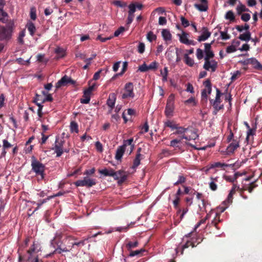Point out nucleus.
<instances>
[{
    "mask_svg": "<svg viewBox=\"0 0 262 262\" xmlns=\"http://www.w3.org/2000/svg\"><path fill=\"white\" fill-rule=\"evenodd\" d=\"M15 28L14 20L10 21L9 24L6 26L0 25V41L6 42L10 41L12 38Z\"/></svg>",
    "mask_w": 262,
    "mask_h": 262,
    "instance_id": "f257e3e1",
    "label": "nucleus"
},
{
    "mask_svg": "<svg viewBox=\"0 0 262 262\" xmlns=\"http://www.w3.org/2000/svg\"><path fill=\"white\" fill-rule=\"evenodd\" d=\"M31 166L32 171L36 173V175L40 176L39 179L43 180L45 177V165L34 158L31 163Z\"/></svg>",
    "mask_w": 262,
    "mask_h": 262,
    "instance_id": "f03ea898",
    "label": "nucleus"
},
{
    "mask_svg": "<svg viewBox=\"0 0 262 262\" xmlns=\"http://www.w3.org/2000/svg\"><path fill=\"white\" fill-rule=\"evenodd\" d=\"M56 237L54 238L53 239H52L51 242V245L53 247L55 248L54 245L56 244L57 245V248L55 249V250L53 251V253H50V254L47 255V257H48L49 256L52 255V254H54V253H58L59 254H60L62 252H69L72 249V246L71 245H68V246H66V245L64 244V245H58V243L56 242Z\"/></svg>",
    "mask_w": 262,
    "mask_h": 262,
    "instance_id": "7ed1b4c3",
    "label": "nucleus"
},
{
    "mask_svg": "<svg viewBox=\"0 0 262 262\" xmlns=\"http://www.w3.org/2000/svg\"><path fill=\"white\" fill-rule=\"evenodd\" d=\"M216 94L215 100H210V103L212 104V105L213 106V108L215 110V114H216L219 111L223 108V105L220 104L221 102V96L222 94L221 93L220 90L217 88H216Z\"/></svg>",
    "mask_w": 262,
    "mask_h": 262,
    "instance_id": "20e7f679",
    "label": "nucleus"
},
{
    "mask_svg": "<svg viewBox=\"0 0 262 262\" xmlns=\"http://www.w3.org/2000/svg\"><path fill=\"white\" fill-rule=\"evenodd\" d=\"M96 184V181L94 179H91L88 177H85L83 178L82 180H79L76 181L74 183V184L78 187V186H85L87 187H91Z\"/></svg>",
    "mask_w": 262,
    "mask_h": 262,
    "instance_id": "39448f33",
    "label": "nucleus"
},
{
    "mask_svg": "<svg viewBox=\"0 0 262 262\" xmlns=\"http://www.w3.org/2000/svg\"><path fill=\"white\" fill-rule=\"evenodd\" d=\"M174 96L172 94H171L167 99L165 114L168 117L172 116V113L174 110Z\"/></svg>",
    "mask_w": 262,
    "mask_h": 262,
    "instance_id": "423d86ee",
    "label": "nucleus"
},
{
    "mask_svg": "<svg viewBox=\"0 0 262 262\" xmlns=\"http://www.w3.org/2000/svg\"><path fill=\"white\" fill-rule=\"evenodd\" d=\"M112 177L115 179L118 180V183L119 184H122L127 179V174L126 172L123 170H118L115 171L113 170V176Z\"/></svg>",
    "mask_w": 262,
    "mask_h": 262,
    "instance_id": "0eeeda50",
    "label": "nucleus"
},
{
    "mask_svg": "<svg viewBox=\"0 0 262 262\" xmlns=\"http://www.w3.org/2000/svg\"><path fill=\"white\" fill-rule=\"evenodd\" d=\"M178 35L179 37V40L180 42L186 45L192 46H194L196 43V42H195L194 40L189 39V34L184 31H182L181 34H178Z\"/></svg>",
    "mask_w": 262,
    "mask_h": 262,
    "instance_id": "6e6552de",
    "label": "nucleus"
},
{
    "mask_svg": "<svg viewBox=\"0 0 262 262\" xmlns=\"http://www.w3.org/2000/svg\"><path fill=\"white\" fill-rule=\"evenodd\" d=\"M69 83L72 84H75V81L71 79V77H68L67 75H64L62 77L60 80H59L56 83L55 87L57 89L63 86H66Z\"/></svg>",
    "mask_w": 262,
    "mask_h": 262,
    "instance_id": "1a4fd4ad",
    "label": "nucleus"
},
{
    "mask_svg": "<svg viewBox=\"0 0 262 262\" xmlns=\"http://www.w3.org/2000/svg\"><path fill=\"white\" fill-rule=\"evenodd\" d=\"M134 86L132 82L127 83L125 86V92L123 94L122 98L126 99L128 97L133 98L134 94L133 93Z\"/></svg>",
    "mask_w": 262,
    "mask_h": 262,
    "instance_id": "9d476101",
    "label": "nucleus"
},
{
    "mask_svg": "<svg viewBox=\"0 0 262 262\" xmlns=\"http://www.w3.org/2000/svg\"><path fill=\"white\" fill-rule=\"evenodd\" d=\"M245 65L251 64L253 68L262 71V64L255 58H250L243 61Z\"/></svg>",
    "mask_w": 262,
    "mask_h": 262,
    "instance_id": "9b49d317",
    "label": "nucleus"
},
{
    "mask_svg": "<svg viewBox=\"0 0 262 262\" xmlns=\"http://www.w3.org/2000/svg\"><path fill=\"white\" fill-rule=\"evenodd\" d=\"M64 141L62 140H58V138L56 139L55 146L53 148L55 152L56 153V156L59 157L61 156L62 154L63 150V146Z\"/></svg>",
    "mask_w": 262,
    "mask_h": 262,
    "instance_id": "f8f14e48",
    "label": "nucleus"
},
{
    "mask_svg": "<svg viewBox=\"0 0 262 262\" xmlns=\"http://www.w3.org/2000/svg\"><path fill=\"white\" fill-rule=\"evenodd\" d=\"M203 68L206 70H211L212 72H214L217 68V63L214 60H210V59H205V63Z\"/></svg>",
    "mask_w": 262,
    "mask_h": 262,
    "instance_id": "ddd939ff",
    "label": "nucleus"
},
{
    "mask_svg": "<svg viewBox=\"0 0 262 262\" xmlns=\"http://www.w3.org/2000/svg\"><path fill=\"white\" fill-rule=\"evenodd\" d=\"M40 249L41 247L40 245L34 242L30 248L27 251L28 253L30 255L29 259H31L32 258L34 257V256H35L34 254L40 251Z\"/></svg>",
    "mask_w": 262,
    "mask_h": 262,
    "instance_id": "4468645a",
    "label": "nucleus"
},
{
    "mask_svg": "<svg viewBox=\"0 0 262 262\" xmlns=\"http://www.w3.org/2000/svg\"><path fill=\"white\" fill-rule=\"evenodd\" d=\"M213 41H212L211 43H204L205 46V50L204 52L205 53V57L204 58V59H210V58H212L214 57V54L212 52V51L211 50V45L213 43Z\"/></svg>",
    "mask_w": 262,
    "mask_h": 262,
    "instance_id": "2eb2a0df",
    "label": "nucleus"
},
{
    "mask_svg": "<svg viewBox=\"0 0 262 262\" xmlns=\"http://www.w3.org/2000/svg\"><path fill=\"white\" fill-rule=\"evenodd\" d=\"M12 20H14L10 19L9 14L3 9L0 8V22L9 24L10 21Z\"/></svg>",
    "mask_w": 262,
    "mask_h": 262,
    "instance_id": "dca6fc26",
    "label": "nucleus"
},
{
    "mask_svg": "<svg viewBox=\"0 0 262 262\" xmlns=\"http://www.w3.org/2000/svg\"><path fill=\"white\" fill-rule=\"evenodd\" d=\"M239 146V141L233 140V141L228 146L227 152L228 154H232Z\"/></svg>",
    "mask_w": 262,
    "mask_h": 262,
    "instance_id": "f3484780",
    "label": "nucleus"
},
{
    "mask_svg": "<svg viewBox=\"0 0 262 262\" xmlns=\"http://www.w3.org/2000/svg\"><path fill=\"white\" fill-rule=\"evenodd\" d=\"M202 4H195L194 7L201 12L207 11L208 9L207 0H200Z\"/></svg>",
    "mask_w": 262,
    "mask_h": 262,
    "instance_id": "a211bd4d",
    "label": "nucleus"
},
{
    "mask_svg": "<svg viewBox=\"0 0 262 262\" xmlns=\"http://www.w3.org/2000/svg\"><path fill=\"white\" fill-rule=\"evenodd\" d=\"M141 148H138L137 149V153L136 157L134 160L133 165L132 168L134 169L136 168L140 164V161L142 159L143 155L140 154Z\"/></svg>",
    "mask_w": 262,
    "mask_h": 262,
    "instance_id": "6ab92c4d",
    "label": "nucleus"
},
{
    "mask_svg": "<svg viewBox=\"0 0 262 262\" xmlns=\"http://www.w3.org/2000/svg\"><path fill=\"white\" fill-rule=\"evenodd\" d=\"M116 100V95L115 93H111L109 95L107 100L106 104L112 111L114 107Z\"/></svg>",
    "mask_w": 262,
    "mask_h": 262,
    "instance_id": "aec40b11",
    "label": "nucleus"
},
{
    "mask_svg": "<svg viewBox=\"0 0 262 262\" xmlns=\"http://www.w3.org/2000/svg\"><path fill=\"white\" fill-rule=\"evenodd\" d=\"M211 35V33L208 31V29L206 27L203 28V32L201 35L199 36L198 40L200 42L205 41L207 40Z\"/></svg>",
    "mask_w": 262,
    "mask_h": 262,
    "instance_id": "412c9836",
    "label": "nucleus"
},
{
    "mask_svg": "<svg viewBox=\"0 0 262 262\" xmlns=\"http://www.w3.org/2000/svg\"><path fill=\"white\" fill-rule=\"evenodd\" d=\"M162 36L164 41L166 42H170L172 39V35L169 30L163 29L161 32Z\"/></svg>",
    "mask_w": 262,
    "mask_h": 262,
    "instance_id": "4be33fe9",
    "label": "nucleus"
},
{
    "mask_svg": "<svg viewBox=\"0 0 262 262\" xmlns=\"http://www.w3.org/2000/svg\"><path fill=\"white\" fill-rule=\"evenodd\" d=\"M217 179H218L217 177H215V178L211 177L210 178L211 181L209 183V188H210V189L212 191H215L217 190V186L216 183L218 182Z\"/></svg>",
    "mask_w": 262,
    "mask_h": 262,
    "instance_id": "5701e85b",
    "label": "nucleus"
},
{
    "mask_svg": "<svg viewBox=\"0 0 262 262\" xmlns=\"http://www.w3.org/2000/svg\"><path fill=\"white\" fill-rule=\"evenodd\" d=\"M26 28L29 31L30 34L33 36L36 30L34 24L32 21H29L26 25Z\"/></svg>",
    "mask_w": 262,
    "mask_h": 262,
    "instance_id": "b1692460",
    "label": "nucleus"
},
{
    "mask_svg": "<svg viewBox=\"0 0 262 262\" xmlns=\"http://www.w3.org/2000/svg\"><path fill=\"white\" fill-rule=\"evenodd\" d=\"M251 35L250 32L247 31L245 33L240 34L238 38L242 41H248L251 40Z\"/></svg>",
    "mask_w": 262,
    "mask_h": 262,
    "instance_id": "393cba45",
    "label": "nucleus"
},
{
    "mask_svg": "<svg viewBox=\"0 0 262 262\" xmlns=\"http://www.w3.org/2000/svg\"><path fill=\"white\" fill-rule=\"evenodd\" d=\"M133 141H134L133 138H130L129 139L124 140L123 142V144L121 146H123V148H124V149H125V147L126 146L129 145L130 146L129 153L130 154L133 151V150H134V144H133Z\"/></svg>",
    "mask_w": 262,
    "mask_h": 262,
    "instance_id": "a878e982",
    "label": "nucleus"
},
{
    "mask_svg": "<svg viewBox=\"0 0 262 262\" xmlns=\"http://www.w3.org/2000/svg\"><path fill=\"white\" fill-rule=\"evenodd\" d=\"M124 151L125 149L124 148H123V146H119L116 150V153L115 155L116 159L117 160H120L122 158Z\"/></svg>",
    "mask_w": 262,
    "mask_h": 262,
    "instance_id": "bb28decb",
    "label": "nucleus"
},
{
    "mask_svg": "<svg viewBox=\"0 0 262 262\" xmlns=\"http://www.w3.org/2000/svg\"><path fill=\"white\" fill-rule=\"evenodd\" d=\"M190 133H191L190 135L184 134L182 136V139H185L186 140H195L198 137V135L192 130H190Z\"/></svg>",
    "mask_w": 262,
    "mask_h": 262,
    "instance_id": "cd10ccee",
    "label": "nucleus"
},
{
    "mask_svg": "<svg viewBox=\"0 0 262 262\" xmlns=\"http://www.w3.org/2000/svg\"><path fill=\"white\" fill-rule=\"evenodd\" d=\"M90 95V93L84 91L82 96L83 98L80 99V102L83 104L89 103L91 98Z\"/></svg>",
    "mask_w": 262,
    "mask_h": 262,
    "instance_id": "c85d7f7f",
    "label": "nucleus"
},
{
    "mask_svg": "<svg viewBox=\"0 0 262 262\" xmlns=\"http://www.w3.org/2000/svg\"><path fill=\"white\" fill-rule=\"evenodd\" d=\"M231 166V164H227L218 162L211 164L209 167V169L214 168L215 167H228Z\"/></svg>",
    "mask_w": 262,
    "mask_h": 262,
    "instance_id": "c756f323",
    "label": "nucleus"
},
{
    "mask_svg": "<svg viewBox=\"0 0 262 262\" xmlns=\"http://www.w3.org/2000/svg\"><path fill=\"white\" fill-rule=\"evenodd\" d=\"M196 198L198 200H201V201L202 202V207L199 205V208L200 210H203L205 209L206 207V202L205 200L203 198V194L201 193L196 192Z\"/></svg>",
    "mask_w": 262,
    "mask_h": 262,
    "instance_id": "7c9ffc66",
    "label": "nucleus"
},
{
    "mask_svg": "<svg viewBox=\"0 0 262 262\" xmlns=\"http://www.w3.org/2000/svg\"><path fill=\"white\" fill-rule=\"evenodd\" d=\"M225 18L226 19L229 20L231 22H233L235 20L234 13L231 10L227 12L225 14Z\"/></svg>",
    "mask_w": 262,
    "mask_h": 262,
    "instance_id": "2f4dec72",
    "label": "nucleus"
},
{
    "mask_svg": "<svg viewBox=\"0 0 262 262\" xmlns=\"http://www.w3.org/2000/svg\"><path fill=\"white\" fill-rule=\"evenodd\" d=\"M204 85L206 88L204 90H206V93H208V94H210L212 90L210 81L209 79H207L204 82Z\"/></svg>",
    "mask_w": 262,
    "mask_h": 262,
    "instance_id": "473e14b6",
    "label": "nucleus"
},
{
    "mask_svg": "<svg viewBox=\"0 0 262 262\" xmlns=\"http://www.w3.org/2000/svg\"><path fill=\"white\" fill-rule=\"evenodd\" d=\"M99 172L102 174H103L105 176H113V169H111L110 170H107L106 168H104L103 169L99 170Z\"/></svg>",
    "mask_w": 262,
    "mask_h": 262,
    "instance_id": "72a5a7b5",
    "label": "nucleus"
},
{
    "mask_svg": "<svg viewBox=\"0 0 262 262\" xmlns=\"http://www.w3.org/2000/svg\"><path fill=\"white\" fill-rule=\"evenodd\" d=\"M249 10L243 4H240L236 7V11L238 14H241L243 12L248 11Z\"/></svg>",
    "mask_w": 262,
    "mask_h": 262,
    "instance_id": "f704fd0d",
    "label": "nucleus"
},
{
    "mask_svg": "<svg viewBox=\"0 0 262 262\" xmlns=\"http://www.w3.org/2000/svg\"><path fill=\"white\" fill-rule=\"evenodd\" d=\"M139 243L137 241L134 242H129L126 245V247L128 250H131L132 248L137 247L138 246Z\"/></svg>",
    "mask_w": 262,
    "mask_h": 262,
    "instance_id": "c9c22d12",
    "label": "nucleus"
},
{
    "mask_svg": "<svg viewBox=\"0 0 262 262\" xmlns=\"http://www.w3.org/2000/svg\"><path fill=\"white\" fill-rule=\"evenodd\" d=\"M165 126L168 127L172 129L177 128V124H176L173 121L167 120L164 123Z\"/></svg>",
    "mask_w": 262,
    "mask_h": 262,
    "instance_id": "e433bc0d",
    "label": "nucleus"
},
{
    "mask_svg": "<svg viewBox=\"0 0 262 262\" xmlns=\"http://www.w3.org/2000/svg\"><path fill=\"white\" fill-rule=\"evenodd\" d=\"M185 63L190 67H192L194 64L193 60L189 57L187 54L184 55Z\"/></svg>",
    "mask_w": 262,
    "mask_h": 262,
    "instance_id": "4c0bfd02",
    "label": "nucleus"
},
{
    "mask_svg": "<svg viewBox=\"0 0 262 262\" xmlns=\"http://www.w3.org/2000/svg\"><path fill=\"white\" fill-rule=\"evenodd\" d=\"M70 130L71 132L78 133V127L77 123L75 121H72L70 124Z\"/></svg>",
    "mask_w": 262,
    "mask_h": 262,
    "instance_id": "58836bf2",
    "label": "nucleus"
},
{
    "mask_svg": "<svg viewBox=\"0 0 262 262\" xmlns=\"http://www.w3.org/2000/svg\"><path fill=\"white\" fill-rule=\"evenodd\" d=\"M51 199H52V197L48 196L47 198L45 199L42 200H41L39 202H38L37 203H36L37 207L35 209L33 212H34L35 211L37 210L43 204L46 203L48 201L50 200Z\"/></svg>",
    "mask_w": 262,
    "mask_h": 262,
    "instance_id": "ea45409f",
    "label": "nucleus"
},
{
    "mask_svg": "<svg viewBox=\"0 0 262 262\" xmlns=\"http://www.w3.org/2000/svg\"><path fill=\"white\" fill-rule=\"evenodd\" d=\"M250 27L249 25L247 24H246L244 26L238 25L235 27L236 29L239 32H242L244 30L248 31Z\"/></svg>",
    "mask_w": 262,
    "mask_h": 262,
    "instance_id": "a19ab883",
    "label": "nucleus"
},
{
    "mask_svg": "<svg viewBox=\"0 0 262 262\" xmlns=\"http://www.w3.org/2000/svg\"><path fill=\"white\" fill-rule=\"evenodd\" d=\"M42 93L43 95L46 96V97L43 98V103L46 101H52L53 100V97L52 96V95L50 94H48L47 92L45 91H42Z\"/></svg>",
    "mask_w": 262,
    "mask_h": 262,
    "instance_id": "79ce46f5",
    "label": "nucleus"
},
{
    "mask_svg": "<svg viewBox=\"0 0 262 262\" xmlns=\"http://www.w3.org/2000/svg\"><path fill=\"white\" fill-rule=\"evenodd\" d=\"M26 35V31L25 30H22L21 31H20L19 33V36L18 37V41L21 43V44H23L24 41V39H23V38L24 37V36H25Z\"/></svg>",
    "mask_w": 262,
    "mask_h": 262,
    "instance_id": "37998d69",
    "label": "nucleus"
},
{
    "mask_svg": "<svg viewBox=\"0 0 262 262\" xmlns=\"http://www.w3.org/2000/svg\"><path fill=\"white\" fill-rule=\"evenodd\" d=\"M156 38V35L152 31L149 32L147 34V39L150 42L155 40Z\"/></svg>",
    "mask_w": 262,
    "mask_h": 262,
    "instance_id": "c03bdc74",
    "label": "nucleus"
},
{
    "mask_svg": "<svg viewBox=\"0 0 262 262\" xmlns=\"http://www.w3.org/2000/svg\"><path fill=\"white\" fill-rule=\"evenodd\" d=\"M177 130L176 132L173 133V134L177 135V134H184L185 133L187 132L188 129V128H184L183 127H178L177 126Z\"/></svg>",
    "mask_w": 262,
    "mask_h": 262,
    "instance_id": "a18cd8bd",
    "label": "nucleus"
},
{
    "mask_svg": "<svg viewBox=\"0 0 262 262\" xmlns=\"http://www.w3.org/2000/svg\"><path fill=\"white\" fill-rule=\"evenodd\" d=\"M161 74L162 76L163 81H166L167 80L168 69L167 67L164 68V71H161Z\"/></svg>",
    "mask_w": 262,
    "mask_h": 262,
    "instance_id": "49530a36",
    "label": "nucleus"
},
{
    "mask_svg": "<svg viewBox=\"0 0 262 262\" xmlns=\"http://www.w3.org/2000/svg\"><path fill=\"white\" fill-rule=\"evenodd\" d=\"M148 66H147L145 62L142 65L140 66L138 68V71L141 72H145L149 71Z\"/></svg>",
    "mask_w": 262,
    "mask_h": 262,
    "instance_id": "de8ad7c7",
    "label": "nucleus"
},
{
    "mask_svg": "<svg viewBox=\"0 0 262 262\" xmlns=\"http://www.w3.org/2000/svg\"><path fill=\"white\" fill-rule=\"evenodd\" d=\"M189 246L194 247L195 246L192 242H190V241L187 242L184 245L182 246L181 254H183L184 250L186 248H188Z\"/></svg>",
    "mask_w": 262,
    "mask_h": 262,
    "instance_id": "09e8293b",
    "label": "nucleus"
},
{
    "mask_svg": "<svg viewBox=\"0 0 262 262\" xmlns=\"http://www.w3.org/2000/svg\"><path fill=\"white\" fill-rule=\"evenodd\" d=\"M241 75V72L239 71H236L234 72L231 77V81L233 82L236 80Z\"/></svg>",
    "mask_w": 262,
    "mask_h": 262,
    "instance_id": "8fccbe9b",
    "label": "nucleus"
},
{
    "mask_svg": "<svg viewBox=\"0 0 262 262\" xmlns=\"http://www.w3.org/2000/svg\"><path fill=\"white\" fill-rule=\"evenodd\" d=\"M135 223H131L130 224L128 225L125 227H120L116 228V231L121 232V231H126L128 229L132 227V225H133Z\"/></svg>",
    "mask_w": 262,
    "mask_h": 262,
    "instance_id": "3c124183",
    "label": "nucleus"
},
{
    "mask_svg": "<svg viewBox=\"0 0 262 262\" xmlns=\"http://www.w3.org/2000/svg\"><path fill=\"white\" fill-rule=\"evenodd\" d=\"M144 251L145 250L143 249H141L140 250H135V251H133L129 253V256L130 257H133V256H135L136 255H138L141 254L142 252H144Z\"/></svg>",
    "mask_w": 262,
    "mask_h": 262,
    "instance_id": "603ef678",
    "label": "nucleus"
},
{
    "mask_svg": "<svg viewBox=\"0 0 262 262\" xmlns=\"http://www.w3.org/2000/svg\"><path fill=\"white\" fill-rule=\"evenodd\" d=\"M221 37L223 40L229 39L230 37V35L227 34V31H220Z\"/></svg>",
    "mask_w": 262,
    "mask_h": 262,
    "instance_id": "864d4df0",
    "label": "nucleus"
},
{
    "mask_svg": "<svg viewBox=\"0 0 262 262\" xmlns=\"http://www.w3.org/2000/svg\"><path fill=\"white\" fill-rule=\"evenodd\" d=\"M185 104H192V105L194 106L196 104V102L194 97H191L189 99L184 101Z\"/></svg>",
    "mask_w": 262,
    "mask_h": 262,
    "instance_id": "5fc2aeb1",
    "label": "nucleus"
},
{
    "mask_svg": "<svg viewBox=\"0 0 262 262\" xmlns=\"http://www.w3.org/2000/svg\"><path fill=\"white\" fill-rule=\"evenodd\" d=\"M196 56L199 60L202 59L204 56L203 51L200 48L196 50Z\"/></svg>",
    "mask_w": 262,
    "mask_h": 262,
    "instance_id": "6e6d98bb",
    "label": "nucleus"
},
{
    "mask_svg": "<svg viewBox=\"0 0 262 262\" xmlns=\"http://www.w3.org/2000/svg\"><path fill=\"white\" fill-rule=\"evenodd\" d=\"M238 172H236L234 173L233 177H231L230 176H226L225 179L227 181L230 182H234L237 178Z\"/></svg>",
    "mask_w": 262,
    "mask_h": 262,
    "instance_id": "4d7b16f0",
    "label": "nucleus"
},
{
    "mask_svg": "<svg viewBox=\"0 0 262 262\" xmlns=\"http://www.w3.org/2000/svg\"><path fill=\"white\" fill-rule=\"evenodd\" d=\"M182 137L180 139H175L170 141V145L172 147H177V144L181 142Z\"/></svg>",
    "mask_w": 262,
    "mask_h": 262,
    "instance_id": "13d9d810",
    "label": "nucleus"
},
{
    "mask_svg": "<svg viewBox=\"0 0 262 262\" xmlns=\"http://www.w3.org/2000/svg\"><path fill=\"white\" fill-rule=\"evenodd\" d=\"M182 25L185 28L189 26V23L184 16H181L180 17Z\"/></svg>",
    "mask_w": 262,
    "mask_h": 262,
    "instance_id": "bf43d9fd",
    "label": "nucleus"
},
{
    "mask_svg": "<svg viewBox=\"0 0 262 262\" xmlns=\"http://www.w3.org/2000/svg\"><path fill=\"white\" fill-rule=\"evenodd\" d=\"M145 51V45L143 42H140L138 47V52L142 54Z\"/></svg>",
    "mask_w": 262,
    "mask_h": 262,
    "instance_id": "052dcab7",
    "label": "nucleus"
},
{
    "mask_svg": "<svg viewBox=\"0 0 262 262\" xmlns=\"http://www.w3.org/2000/svg\"><path fill=\"white\" fill-rule=\"evenodd\" d=\"M129 11L128 14L134 15V13L136 11V6L134 4H131L128 6Z\"/></svg>",
    "mask_w": 262,
    "mask_h": 262,
    "instance_id": "680f3d73",
    "label": "nucleus"
},
{
    "mask_svg": "<svg viewBox=\"0 0 262 262\" xmlns=\"http://www.w3.org/2000/svg\"><path fill=\"white\" fill-rule=\"evenodd\" d=\"M43 98H42V97L41 95H39L37 94H36V97L34 100V102L35 103H43Z\"/></svg>",
    "mask_w": 262,
    "mask_h": 262,
    "instance_id": "e2e57ef3",
    "label": "nucleus"
},
{
    "mask_svg": "<svg viewBox=\"0 0 262 262\" xmlns=\"http://www.w3.org/2000/svg\"><path fill=\"white\" fill-rule=\"evenodd\" d=\"M148 67L149 70H156L158 68V62L153 61Z\"/></svg>",
    "mask_w": 262,
    "mask_h": 262,
    "instance_id": "0e129e2a",
    "label": "nucleus"
},
{
    "mask_svg": "<svg viewBox=\"0 0 262 262\" xmlns=\"http://www.w3.org/2000/svg\"><path fill=\"white\" fill-rule=\"evenodd\" d=\"M207 93H206V90H203L201 93L202 101L206 102L207 101Z\"/></svg>",
    "mask_w": 262,
    "mask_h": 262,
    "instance_id": "69168bd1",
    "label": "nucleus"
},
{
    "mask_svg": "<svg viewBox=\"0 0 262 262\" xmlns=\"http://www.w3.org/2000/svg\"><path fill=\"white\" fill-rule=\"evenodd\" d=\"M186 179L183 176H179L178 180L174 183V185H178L179 184L183 183L185 182Z\"/></svg>",
    "mask_w": 262,
    "mask_h": 262,
    "instance_id": "338daca9",
    "label": "nucleus"
},
{
    "mask_svg": "<svg viewBox=\"0 0 262 262\" xmlns=\"http://www.w3.org/2000/svg\"><path fill=\"white\" fill-rule=\"evenodd\" d=\"M236 49L235 46L232 45L230 46H228L226 49V52L227 53H231L236 51Z\"/></svg>",
    "mask_w": 262,
    "mask_h": 262,
    "instance_id": "774afa93",
    "label": "nucleus"
}]
</instances>
